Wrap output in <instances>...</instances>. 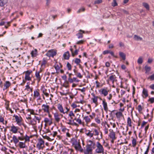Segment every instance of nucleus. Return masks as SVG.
Instances as JSON below:
<instances>
[{"mask_svg":"<svg viewBox=\"0 0 154 154\" xmlns=\"http://www.w3.org/2000/svg\"><path fill=\"white\" fill-rule=\"evenodd\" d=\"M45 141L42 138H38L37 139L36 147L38 150H42L45 147Z\"/></svg>","mask_w":154,"mask_h":154,"instance_id":"obj_3","label":"nucleus"},{"mask_svg":"<svg viewBox=\"0 0 154 154\" xmlns=\"http://www.w3.org/2000/svg\"><path fill=\"white\" fill-rule=\"evenodd\" d=\"M85 41L84 40H81L77 42L76 44L78 45L83 44Z\"/></svg>","mask_w":154,"mask_h":154,"instance_id":"obj_57","label":"nucleus"},{"mask_svg":"<svg viewBox=\"0 0 154 154\" xmlns=\"http://www.w3.org/2000/svg\"><path fill=\"white\" fill-rule=\"evenodd\" d=\"M95 121L98 124H100L101 122L100 119L98 118H96L95 119Z\"/></svg>","mask_w":154,"mask_h":154,"instance_id":"obj_61","label":"nucleus"},{"mask_svg":"<svg viewBox=\"0 0 154 154\" xmlns=\"http://www.w3.org/2000/svg\"><path fill=\"white\" fill-rule=\"evenodd\" d=\"M44 121L46 124L49 125H50L52 123V119H51L45 118L44 119Z\"/></svg>","mask_w":154,"mask_h":154,"instance_id":"obj_22","label":"nucleus"},{"mask_svg":"<svg viewBox=\"0 0 154 154\" xmlns=\"http://www.w3.org/2000/svg\"><path fill=\"white\" fill-rule=\"evenodd\" d=\"M83 119L85 120L87 125L91 122V119L88 116H85L83 117Z\"/></svg>","mask_w":154,"mask_h":154,"instance_id":"obj_30","label":"nucleus"},{"mask_svg":"<svg viewBox=\"0 0 154 154\" xmlns=\"http://www.w3.org/2000/svg\"><path fill=\"white\" fill-rule=\"evenodd\" d=\"M41 70L38 71H36L35 73V76L36 78V80L38 82H39L41 79L42 75L40 74Z\"/></svg>","mask_w":154,"mask_h":154,"instance_id":"obj_16","label":"nucleus"},{"mask_svg":"<svg viewBox=\"0 0 154 154\" xmlns=\"http://www.w3.org/2000/svg\"><path fill=\"white\" fill-rule=\"evenodd\" d=\"M21 135L20 136L18 137L19 139L21 141L25 140V141H29L30 137L28 136L27 134L24 135L23 133L19 132Z\"/></svg>","mask_w":154,"mask_h":154,"instance_id":"obj_6","label":"nucleus"},{"mask_svg":"<svg viewBox=\"0 0 154 154\" xmlns=\"http://www.w3.org/2000/svg\"><path fill=\"white\" fill-rule=\"evenodd\" d=\"M75 75H76L77 77L79 78L80 79H81L82 77V75L81 74L80 72H78L76 73Z\"/></svg>","mask_w":154,"mask_h":154,"instance_id":"obj_60","label":"nucleus"},{"mask_svg":"<svg viewBox=\"0 0 154 154\" xmlns=\"http://www.w3.org/2000/svg\"><path fill=\"white\" fill-rule=\"evenodd\" d=\"M29 141H25L24 140V142H20L18 145V146L21 149H23L26 148V143Z\"/></svg>","mask_w":154,"mask_h":154,"instance_id":"obj_18","label":"nucleus"},{"mask_svg":"<svg viewBox=\"0 0 154 154\" xmlns=\"http://www.w3.org/2000/svg\"><path fill=\"white\" fill-rule=\"evenodd\" d=\"M8 2V0H0V6L2 7L5 5Z\"/></svg>","mask_w":154,"mask_h":154,"instance_id":"obj_40","label":"nucleus"},{"mask_svg":"<svg viewBox=\"0 0 154 154\" xmlns=\"http://www.w3.org/2000/svg\"><path fill=\"white\" fill-rule=\"evenodd\" d=\"M80 60L78 58H76L75 60V62L77 64H79L80 62Z\"/></svg>","mask_w":154,"mask_h":154,"instance_id":"obj_64","label":"nucleus"},{"mask_svg":"<svg viewBox=\"0 0 154 154\" xmlns=\"http://www.w3.org/2000/svg\"><path fill=\"white\" fill-rule=\"evenodd\" d=\"M39 90L38 89H37L36 90L34 91V97L35 98H37L40 97V94L39 93Z\"/></svg>","mask_w":154,"mask_h":154,"instance_id":"obj_32","label":"nucleus"},{"mask_svg":"<svg viewBox=\"0 0 154 154\" xmlns=\"http://www.w3.org/2000/svg\"><path fill=\"white\" fill-rule=\"evenodd\" d=\"M110 125L112 126L113 128H115L116 127V125L113 121L110 122H109Z\"/></svg>","mask_w":154,"mask_h":154,"instance_id":"obj_50","label":"nucleus"},{"mask_svg":"<svg viewBox=\"0 0 154 154\" xmlns=\"http://www.w3.org/2000/svg\"><path fill=\"white\" fill-rule=\"evenodd\" d=\"M85 134L87 136L89 137L90 138L93 137V139H94V138L93 137L94 136L96 137V139L99 140L100 139L98 138L99 131L96 129H93L92 131L88 130V132L86 133Z\"/></svg>","mask_w":154,"mask_h":154,"instance_id":"obj_1","label":"nucleus"},{"mask_svg":"<svg viewBox=\"0 0 154 154\" xmlns=\"http://www.w3.org/2000/svg\"><path fill=\"white\" fill-rule=\"evenodd\" d=\"M50 107L47 104H43L42 106V109L39 110V111L41 110L43 111L45 113H48L50 111Z\"/></svg>","mask_w":154,"mask_h":154,"instance_id":"obj_7","label":"nucleus"},{"mask_svg":"<svg viewBox=\"0 0 154 154\" xmlns=\"http://www.w3.org/2000/svg\"><path fill=\"white\" fill-rule=\"evenodd\" d=\"M5 107L7 110H8L10 108L9 107V101H7L6 102L5 104Z\"/></svg>","mask_w":154,"mask_h":154,"instance_id":"obj_54","label":"nucleus"},{"mask_svg":"<svg viewBox=\"0 0 154 154\" xmlns=\"http://www.w3.org/2000/svg\"><path fill=\"white\" fill-rule=\"evenodd\" d=\"M109 136L111 139V142L112 143H113L114 140L116 139V133L112 129H110L109 130Z\"/></svg>","mask_w":154,"mask_h":154,"instance_id":"obj_5","label":"nucleus"},{"mask_svg":"<svg viewBox=\"0 0 154 154\" xmlns=\"http://www.w3.org/2000/svg\"><path fill=\"white\" fill-rule=\"evenodd\" d=\"M108 91L106 89L103 88L100 89L99 91V92L101 94L103 95L105 97L108 95Z\"/></svg>","mask_w":154,"mask_h":154,"instance_id":"obj_17","label":"nucleus"},{"mask_svg":"<svg viewBox=\"0 0 154 154\" xmlns=\"http://www.w3.org/2000/svg\"><path fill=\"white\" fill-rule=\"evenodd\" d=\"M134 40L137 41H141L142 40V38L136 35H135L134 36Z\"/></svg>","mask_w":154,"mask_h":154,"instance_id":"obj_41","label":"nucleus"},{"mask_svg":"<svg viewBox=\"0 0 154 154\" xmlns=\"http://www.w3.org/2000/svg\"><path fill=\"white\" fill-rule=\"evenodd\" d=\"M32 71L31 70H28L25 72V80H23V82L20 84L21 85H23L26 83V81H31V78L32 75Z\"/></svg>","mask_w":154,"mask_h":154,"instance_id":"obj_2","label":"nucleus"},{"mask_svg":"<svg viewBox=\"0 0 154 154\" xmlns=\"http://www.w3.org/2000/svg\"><path fill=\"white\" fill-rule=\"evenodd\" d=\"M103 131L104 132V133L106 134H107L108 133V128L105 125H103Z\"/></svg>","mask_w":154,"mask_h":154,"instance_id":"obj_45","label":"nucleus"},{"mask_svg":"<svg viewBox=\"0 0 154 154\" xmlns=\"http://www.w3.org/2000/svg\"><path fill=\"white\" fill-rule=\"evenodd\" d=\"M127 125L129 126V127H131L132 126V122L131 121V119L130 117H129L127 118Z\"/></svg>","mask_w":154,"mask_h":154,"instance_id":"obj_42","label":"nucleus"},{"mask_svg":"<svg viewBox=\"0 0 154 154\" xmlns=\"http://www.w3.org/2000/svg\"><path fill=\"white\" fill-rule=\"evenodd\" d=\"M79 103V102H75L72 104L71 106L73 109L76 108L77 107H79L80 106L78 104Z\"/></svg>","mask_w":154,"mask_h":154,"instance_id":"obj_33","label":"nucleus"},{"mask_svg":"<svg viewBox=\"0 0 154 154\" xmlns=\"http://www.w3.org/2000/svg\"><path fill=\"white\" fill-rule=\"evenodd\" d=\"M102 104L104 109L105 111L107 112L108 110V107L107 103L106 102L105 99H104L103 100Z\"/></svg>","mask_w":154,"mask_h":154,"instance_id":"obj_25","label":"nucleus"},{"mask_svg":"<svg viewBox=\"0 0 154 154\" xmlns=\"http://www.w3.org/2000/svg\"><path fill=\"white\" fill-rule=\"evenodd\" d=\"M88 142L90 143V144H88L87 145H90L91 146L92 145H93L94 146L95 145V143L91 140H88Z\"/></svg>","mask_w":154,"mask_h":154,"instance_id":"obj_58","label":"nucleus"},{"mask_svg":"<svg viewBox=\"0 0 154 154\" xmlns=\"http://www.w3.org/2000/svg\"><path fill=\"white\" fill-rule=\"evenodd\" d=\"M11 83L8 81H6L5 82L4 85V87L3 90H5L8 88L11 85Z\"/></svg>","mask_w":154,"mask_h":154,"instance_id":"obj_20","label":"nucleus"},{"mask_svg":"<svg viewBox=\"0 0 154 154\" xmlns=\"http://www.w3.org/2000/svg\"><path fill=\"white\" fill-rule=\"evenodd\" d=\"M74 120H75L77 122L79 125H82L83 126H84L85 123L83 122H82L81 119H80V117L77 118L75 117Z\"/></svg>","mask_w":154,"mask_h":154,"instance_id":"obj_24","label":"nucleus"},{"mask_svg":"<svg viewBox=\"0 0 154 154\" xmlns=\"http://www.w3.org/2000/svg\"><path fill=\"white\" fill-rule=\"evenodd\" d=\"M85 10V8L84 7H82L79 9L77 11V13L78 14L80 13L81 12H84Z\"/></svg>","mask_w":154,"mask_h":154,"instance_id":"obj_52","label":"nucleus"},{"mask_svg":"<svg viewBox=\"0 0 154 154\" xmlns=\"http://www.w3.org/2000/svg\"><path fill=\"white\" fill-rule=\"evenodd\" d=\"M72 144L76 150H78V149L81 148V146L80 142L77 141L76 140H74L72 142Z\"/></svg>","mask_w":154,"mask_h":154,"instance_id":"obj_13","label":"nucleus"},{"mask_svg":"<svg viewBox=\"0 0 154 154\" xmlns=\"http://www.w3.org/2000/svg\"><path fill=\"white\" fill-rule=\"evenodd\" d=\"M70 50L72 53V55L73 57H74L75 55H77L78 54L79 50L76 49L74 52L73 51V49L72 48H70Z\"/></svg>","mask_w":154,"mask_h":154,"instance_id":"obj_31","label":"nucleus"},{"mask_svg":"<svg viewBox=\"0 0 154 154\" xmlns=\"http://www.w3.org/2000/svg\"><path fill=\"white\" fill-rule=\"evenodd\" d=\"M41 90L44 95H45L47 97L48 96L49 94L47 92V90L45 88V87L44 86L42 88Z\"/></svg>","mask_w":154,"mask_h":154,"instance_id":"obj_38","label":"nucleus"},{"mask_svg":"<svg viewBox=\"0 0 154 154\" xmlns=\"http://www.w3.org/2000/svg\"><path fill=\"white\" fill-rule=\"evenodd\" d=\"M116 117L117 119H120L121 117L123 116L122 113L121 112H118L116 113Z\"/></svg>","mask_w":154,"mask_h":154,"instance_id":"obj_39","label":"nucleus"},{"mask_svg":"<svg viewBox=\"0 0 154 154\" xmlns=\"http://www.w3.org/2000/svg\"><path fill=\"white\" fill-rule=\"evenodd\" d=\"M72 152V150L69 149L67 151H64L63 154H71Z\"/></svg>","mask_w":154,"mask_h":154,"instance_id":"obj_49","label":"nucleus"},{"mask_svg":"<svg viewBox=\"0 0 154 154\" xmlns=\"http://www.w3.org/2000/svg\"><path fill=\"white\" fill-rule=\"evenodd\" d=\"M25 90L26 91H27L28 93H29L30 92H32L33 88L32 87H31L29 86V84L28 83H27V85L26 86V88Z\"/></svg>","mask_w":154,"mask_h":154,"instance_id":"obj_23","label":"nucleus"},{"mask_svg":"<svg viewBox=\"0 0 154 154\" xmlns=\"http://www.w3.org/2000/svg\"><path fill=\"white\" fill-rule=\"evenodd\" d=\"M13 117L15 118L17 124L19 125L20 126L22 124L23 119L20 116H17L14 115Z\"/></svg>","mask_w":154,"mask_h":154,"instance_id":"obj_9","label":"nucleus"},{"mask_svg":"<svg viewBox=\"0 0 154 154\" xmlns=\"http://www.w3.org/2000/svg\"><path fill=\"white\" fill-rule=\"evenodd\" d=\"M54 116L55 121L57 122H59L61 118L63 116V115L59 114L57 113H55L54 114Z\"/></svg>","mask_w":154,"mask_h":154,"instance_id":"obj_14","label":"nucleus"},{"mask_svg":"<svg viewBox=\"0 0 154 154\" xmlns=\"http://www.w3.org/2000/svg\"><path fill=\"white\" fill-rule=\"evenodd\" d=\"M63 57L65 59L68 60L70 57V54L69 51H67L64 53Z\"/></svg>","mask_w":154,"mask_h":154,"instance_id":"obj_29","label":"nucleus"},{"mask_svg":"<svg viewBox=\"0 0 154 154\" xmlns=\"http://www.w3.org/2000/svg\"><path fill=\"white\" fill-rule=\"evenodd\" d=\"M143 61V58L141 57H139L137 60V63L139 64H141L142 63Z\"/></svg>","mask_w":154,"mask_h":154,"instance_id":"obj_53","label":"nucleus"},{"mask_svg":"<svg viewBox=\"0 0 154 154\" xmlns=\"http://www.w3.org/2000/svg\"><path fill=\"white\" fill-rule=\"evenodd\" d=\"M119 54L120 56L122 58V59L125 60L126 59V56L125 54L122 52H120L119 53Z\"/></svg>","mask_w":154,"mask_h":154,"instance_id":"obj_43","label":"nucleus"},{"mask_svg":"<svg viewBox=\"0 0 154 154\" xmlns=\"http://www.w3.org/2000/svg\"><path fill=\"white\" fill-rule=\"evenodd\" d=\"M95 83L96 84V88H99L100 87H102V86L100 85V83L97 81L95 82Z\"/></svg>","mask_w":154,"mask_h":154,"instance_id":"obj_56","label":"nucleus"},{"mask_svg":"<svg viewBox=\"0 0 154 154\" xmlns=\"http://www.w3.org/2000/svg\"><path fill=\"white\" fill-rule=\"evenodd\" d=\"M98 99H99L100 100H102V99L100 97L95 96H94V97L92 98L93 102L95 104L96 106H97L98 105V103L97 102V100Z\"/></svg>","mask_w":154,"mask_h":154,"instance_id":"obj_19","label":"nucleus"},{"mask_svg":"<svg viewBox=\"0 0 154 154\" xmlns=\"http://www.w3.org/2000/svg\"><path fill=\"white\" fill-rule=\"evenodd\" d=\"M57 132L56 131L53 132V134H52L51 135L53 136V137H54L56 136H57V139L59 140H61L62 138V137L60 135H57Z\"/></svg>","mask_w":154,"mask_h":154,"instance_id":"obj_27","label":"nucleus"},{"mask_svg":"<svg viewBox=\"0 0 154 154\" xmlns=\"http://www.w3.org/2000/svg\"><path fill=\"white\" fill-rule=\"evenodd\" d=\"M117 81L116 77L115 75H111L109 76V79L107 80L108 82L110 81L112 82L113 84L115 82H116Z\"/></svg>","mask_w":154,"mask_h":154,"instance_id":"obj_15","label":"nucleus"},{"mask_svg":"<svg viewBox=\"0 0 154 154\" xmlns=\"http://www.w3.org/2000/svg\"><path fill=\"white\" fill-rule=\"evenodd\" d=\"M47 63V61L46 60L44 59L42 61L41 65L42 66L43 65L45 66V64Z\"/></svg>","mask_w":154,"mask_h":154,"instance_id":"obj_62","label":"nucleus"},{"mask_svg":"<svg viewBox=\"0 0 154 154\" xmlns=\"http://www.w3.org/2000/svg\"><path fill=\"white\" fill-rule=\"evenodd\" d=\"M143 6L145 8L146 10H149V5L147 3L143 2L142 3Z\"/></svg>","mask_w":154,"mask_h":154,"instance_id":"obj_37","label":"nucleus"},{"mask_svg":"<svg viewBox=\"0 0 154 154\" xmlns=\"http://www.w3.org/2000/svg\"><path fill=\"white\" fill-rule=\"evenodd\" d=\"M66 66L69 70H71V65L68 62L67 63Z\"/></svg>","mask_w":154,"mask_h":154,"instance_id":"obj_59","label":"nucleus"},{"mask_svg":"<svg viewBox=\"0 0 154 154\" xmlns=\"http://www.w3.org/2000/svg\"><path fill=\"white\" fill-rule=\"evenodd\" d=\"M12 139L14 143L15 144L18 143L19 141V140H20L18 137L17 138V137L15 135H14L12 137Z\"/></svg>","mask_w":154,"mask_h":154,"instance_id":"obj_35","label":"nucleus"},{"mask_svg":"<svg viewBox=\"0 0 154 154\" xmlns=\"http://www.w3.org/2000/svg\"><path fill=\"white\" fill-rule=\"evenodd\" d=\"M104 149L102 145L100 143L97 142L96 143V148L95 149V152L96 153L103 154Z\"/></svg>","mask_w":154,"mask_h":154,"instance_id":"obj_4","label":"nucleus"},{"mask_svg":"<svg viewBox=\"0 0 154 154\" xmlns=\"http://www.w3.org/2000/svg\"><path fill=\"white\" fill-rule=\"evenodd\" d=\"M142 94L143 97L146 98L148 96V91L145 88H143V89Z\"/></svg>","mask_w":154,"mask_h":154,"instance_id":"obj_36","label":"nucleus"},{"mask_svg":"<svg viewBox=\"0 0 154 154\" xmlns=\"http://www.w3.org/2000/svg\"><path fill=\"white\" fill-rule=\"evenodd\" d=\"M41 118L40 116H35L34 118L30 122V123L32 125H35L36 124L37 122L39 123Z\"/></svg>","mask_w":154,"mask_h":154,"instance_id":"obj_8","label":"nucleus"},{"mask_svg":"<svg viewBox=\"0 0 154 154\" xmlns=\"http://www.w3.org/2000/svg\"><path fill=\"white\" fill-rule=\"evenodd\" d=\"M10 128V131L13 133L15 134L17 133L20 129L19 127L13 125H12V126H11Z\"/></svg>","mask_w":154,"mask_h":154,"instance_id":"obj_11","label":"nucleus"},{"mask_svg":"<svg viewBox=\"0 0 154 154\" xmlns=\"http://www.w3.org/2000/svg\"><path fill=\"white\" fill-rule=\"evenodd\" d=\"M57 54V51L54 49H51L49 50L46 54V55L49 57H52L56 55Z\"/></svg>","mask_w":154,"mask_h":154,"instance_id":"obj_10","label":"nucleus"},{"mask_svg":"<svg viewBox=\"0 0 154 154\" xmlns=\"http://www.w3.org/2000/svg\"><path fill=\"white\" fill-rule=\"evenodd\" d=\"M144 69L146 71V74H148L150 71L151 68L150 67L148 66H146L145 67Z\"/></svg>","mask_w":154,"mask_h":154,"instance_id":"obj_44","label":"nucleus"},{"mask_svg":"<svg viewBox=\"0 0 154 154\" xmlns=\"http://www.w3.org/2000/svg\"><path fill=\"white\" fill-rule=\"evenodd\" d=\"M68 81L70 83H72L73 82H78L79 80L76 78L74 77L73 78H68Z\"/></svg>","mask_w":154,"mask_h":154,"instance_id":"obj_28","label":"nucleus"},{"mask_svg":"<svg viewBox=\"0 0 154 154\" xmlns=\"http://www.w3.org/2000/svg\"><path fill=\"white\" fill-rule=\"evenodd\" d=\"M112 5L114 7L117 6L118 4L116 2V0H113V2L112 3Z\"/></svg>","mask_w":154,"mask_h":154,"instance_id":"obj_55","label":"nucleus"},{"mask_svg":"<svg viewBox=\"0 0 154 154\" xmlns=\"http://www.w3.org/2000/svg\"><path fill=\"white\" fill-rule=\"evenodd\" d=\"M68 115L70 117L71 119H73V117L75 116V115L73 113L72 111H70Z\"/></svg>","mask_w":154,"mask_h":154,"instance_id":"obj_47","label":"nucleus"},{"mask_svg":"<svg viewBox=\"0 0 154 154\" xmlns=\"http://www.w3.org/2000/svg\"><path fill=\"white\" fill-rule=\"evenodd\" d=\"M137 144V142L136 140L134 138H133V139L132 140V146L133 147H134L136 146V144Z\"/></svg>","mask_w":154,"mask_h":154,"instance_id":"obj_46","label":"nucleus"},{"mask_svg":"<svg viewBox=\"0 0 154 154\" xmlns=\"http://www.w3.org/2000/svg\"><path fill=\"white\" fill-rule=\"evenodd\" d=\"M93 149L90 145H87L86 146V149L84 151L85 154H92Z\"/></svg>","mask_w":154,"mask_h":154,"instance_id":"obj_12","label":"nucleus"},{"mask_svg":"<svg viewBox=\"0 0 154 154\" xmlns=\"http://www.w3.org/2000/svg\"><path fill=\"white\" fill-rule=\"evenodd\" d=\"M137 109L140 113H142V111L143 110V108L140 105H139L138 106Z\"/></svg>","mask_w":154,"mask_h":154,"instance_id":"obj_48","label":"nucleus"},{"mask_svg":"<svg viewBox=\"0 0 154 154\" xmlns=\"http://www.w3.org/2000/svg\"><path fill=\"white\" fill-rule=\"evenodd\" d=\"M85 33V32L84 31L80 29L79 30V32L77 33L76 35L77 36L78 38H81L83 37V33Z\"/></svg>","mask_w":154,"mask_h":154,"instance_id":"obj_21","label":"nucleus"},{"mask_svg":"<svg viewBox=\"0 0 154 154\" xmlns=\"http://www.w3.org/2000/svg\"><path fill=\"white\" fill-rule=\"evenodd\" d=\"M31 54L32 56V57H35L37 56V50L36 49L32 51Z\"/></svg>","mask_w":154,"mask_h":154,"instance_id":"obj_34","label":"nucleus"},{"mask_svg":"<svg viewBox=\"0 0 154 154\" xmlns=\"http://www.w3.org/2000/svg\"><path fill=\"white\" fill-rule=\"evenodd\" d=\"M43 137L44 138L47 139V140L49 141H51L52 140H54V138H51L48 136H43Z\"/></svg>","mask_w":154,"mask_h":154,"instance_id":"obj_51","label":"nucleus"},{"mask_svg":"<svg viewBox=\"0 0 154 154\" xmlns=\"http://www.w3.org/2000/svg\"><path fill=\"white\" fill-rule=\"evenodd\" d=\"M57 107L60 113L64 114V111L63 107L61 104L58 103L57 104Z\"/></svg>","mask_w":154,"mask_h":154,"instance_id":"obj_26","label":"nucleus"},{"mask_svg":"<svg viewBox=\"0 0 154 154\" xmlns=\"http://www.w3.org/2000/svg\"><path fill=\"white\" fill-rule=\"evenodd\" d=\"M102 2V0H96L94 1L95 4H99L101 3Z\"/></svg>","mask_w":154,"mask_h":154,"instance_id":"obj_63","label":"nucleus"}]
</instances>
